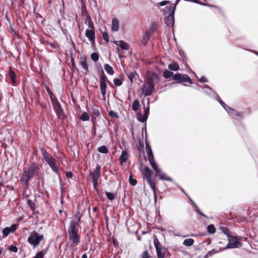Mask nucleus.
<instances>
[{"instance_id": "nucleus-1", "label": "nucleus", "mask_w": 258, "mask_h": 258, "mask_svg": "<svg viewBox=\"0 0 258 258\" xmlns=\"http://www.w3.org/2000/svg\"><path fill=\"white\" fill-rule=\"evenodd\" d=\"M38 169V165L35 163H32L29 165L27 170L23 171L22 176L21 177V181L22 184L28 185L29 181L34 176L35 172Z\"/></svg>"}, {"instance_id": "nucleus-2", "label": "nucleus", "mask_w": 258, "mask_h": 258, "mask_svg": "<svg viewBox=\"0 0 258 258\" xmlns=\"http://www.w3.org/2000/svg\"><path fill=\"white\" fill-rule=\"evenodd\" d=\"M141 172L144 177L146 178L148 183L149 184L154 193V202L157 201V194L156 192V185L154 179H152L153 174V171L147 166H145L141 169Z\"/></svg>"}, {"instance_id": "nucleus-3", "label": "nucleus", "mask_w": 258, "mask_h": 258, "mask_svg": "<svg viewBox=\"0 0 258 258\" xmlns=\"http://www.w3.org/2000/svg\"><path fill=\"white\" fill-rule=\"evenodd\" d=\"M155 79H158V77L155 74L152 77H148L146 81L144 83L142 88V94L145 96L151 95L155 91L154 82Z\"/></svg>"}, {"instance_id": "nucleus-4", "label": "nucleus", "mask_w": 258, "mask_h": 258, "mask_svg": "<svg viewBox=\"0 0 258 258\" xmlns=\"http://www.w3.org/2000/svg\"><path fill=\"white\" fill-rule=\"evenodd\" d=\"M179 0H176L175 4H171L170 5L167 6L166 9V12L169 13L168 15L166 18V24L168 27H172L173 26L174 23V11L176 8V5L178 3Z\"/></svg>"}, {"instance_id": "nucleus-5", "label": "nucleus", "mask_w": 258, "mask_h": 258, "mask_svg": "<svg viewBox=\"0 0 258 258\" xmlns=\"http://www.w3.org/2000/svg\"><path fill=\"white\" fill-rule=\"evenodd\" d=\"M81 218V216L79 212H78L74 215L68 228V232H78Z\"/></svg>"}, {"instance_id": "nucleus-6", "label": "nucleus", "mask_w": 258, "mask_h": 258, "mask_svg": "<svg viewBox=\"0 0 258 258\" xmlns=\"http://www.w3.org/2000/svg\"><path fill=\"white\" fill-rule=\"evenodd\" d=\"M99 83L101 94L103 97H105L106 93L107 83L112 87H113V86L112 85V83L108 80L106 76L104 74L103 71H102L100 76Z\"/></svg>"}, {"instance_id": "nucleus-7", "label": "nucleus", "mask_w": 258, "mask_h": 258, "mask_svg": "<svg viewBox=\"0 0 258 258\" xmlns=\"http://www.w3.org/2000/svg\"><path fill=\"white\" fill-rule=\"evenodd\" d=\"M43 238V235L39 234L36 231H33L28 238V242L33 245V247H36Z\"/></svg>"}, {"instance_id": "nucleus-8", "label": "nucleus", "mask_w": 258, "mask_h": 258, "mask_svg": "<svg viewBox=\"0 0 258 258\" xmlns=\"http://www.w3.org/2000/svg\"><path fill=\"white\" fill-rule=\"evenodd\" d=\"M101 175V166L97 165L95 169L93 171L90 172V177L93 183L94 188H96L98 184V180Z\"/></svg>"}, {"instance_id": "nucleus-9", "label": "nucleus", "mask_w": 258, "mask_h": 258, "mask_svg": "<svg viewBox=\"0 0 258 258\" xmlns=\"http://www.w3.org/2000/svg\"><path fill=\"white\" fill-rule=\"evenodd\" d=\"M52 102L55 111L58 118L62 119H63L65 115L60 103L57 99L55 100L53 99H52Z\"/></svg>"}, {"instance_id": "nucleus-10", "label": "nucleus", "mask_w": 258, "mask_h": 258, "mask_svg": "<svg viewBox=\"0 0 258 258\" xmlns=\"http://www.w3.org/2000/svg\"><path fill=\"white\" fill-rule=\"evenodd\" d=\"M228 240L229 242L224 249L234 248L242 245L241 243L234 236H228Z\"/></svg>"}, {"instance_id": "nucleus-11", "label": "nucleus", "mask_w": 258, "mask_h": 258, "mask_svg": "<svg viewBox=\"0 0 258 258\" xmlns=\"http://www.w3.org/2000/svg\"><path fill=\"white\" fill-rule=\"evenodd\" d=\"M173 80L178 81V83L188 82L190 84H192L191 80L186 74H175L173 76Z\"/></svg>"}, {"instance_id": "nucleus-12", "label": "nucleus", "mask_w": 258, "mask_h": 258, "mask_svg": "<svg viewBox=\"0 0 258 258\" xmlns=\"http://www.w3.org/2000/svg\"><path fill=\"white\" fill-rule=\"evenodd\" d=\"M69 240L73 243V246H77L80 243V236L78 232H68Z\"/></svg>"}, {"instance_id": "nucleus-13", "label": "nucleus", "mask_w": 258, "mask_h": 258, "mask_svg": "<svg viewBox=\"0 0 258 258\" xmlns=\"http://www.w3.org/2000/svg\"><path fill=\"white\" fill-rule=\"evenodd\" d=\"M49 165V167L51 168V169L55 172L57 175L59 174V172L58 170V168L56 165V160L53 158H50L48 160L45 161Z\"/></svg>"}, {"instance_id": "nucleus-14", "label": "nucleus", "mask_w": 258, "mask_h": 258, "mask_svg": "<svg viewBox=\"0 0 258 258\" xmlns=\"http://www.w3.org/2000/svg\"><path fill=\"white\" fill-rule=\"evenodd\" d=\"M17 226L15 224H13L11 227H5L3 230V237H6L10 233H14L17 229Z\"/></svg>"}, {"instance_id": "nucleus-15", "label": "nucleus", "mask_w": 258, "mask_h": 258, "mask_svg": "<svg viewBox=\"0 0 258 258\" xmlns=\"http://www.w3.org/2000/svg\"><path fill=\"white\" fill-rule=\"evenodd\" d=\"M79 64L85 71V74H87L89 72V67L87 63V58L86 56H84L80 57Z\"/></svg>"}, {"instance_id": "nucleus-16", "label": "nucleus", "mask_w": 258, "mask_h": 258, "mask_svg": "<svg viewBox=\"0 0 258 258\" xmlns=\"http://www.w3.org/2000/svg\"><path fill=\"white\" fill-rule=\"evenodd\" d=\"M114 43L117 46L120 47L122 49L128 50L130 48L129 45L123 40L119 41H114Z\"/></svg>"}, {"instance_id": "nucleus-17", "label": "nucleus", "mask_w": 258, "mask_h": 258, "mask_svg": "<svg viewBox=\"0 0 258 258\" xmlns=\"http://www.w3.org/2000/svg\"><path fill=\"white\" fill-rule=\"evenodd\" d=\"M119 28V21L116 18H114L111 22V30L112 31H117Z\"/></svg>"}, {"instance_id": "nucleus-18", "label": "nucleus", "mask_w": 258, "mask_h": 258, "mask_svg": "<svg viewBox=\"0 0 258 258\" xmlns=\"http://www.w3.org/2000/svg\"><path fill=\"white\" fill-rule=\"evenodd\" d=\"M85 36L91 42L95 41L94 30H88V29H87L85 32Z\"/></svg>"}, {"instance_id": "nucleus-19", "label": "nucleus", "mask_w": 258, "mask_h": 258, "mask_svg": "<svg viewBox=\"0 0 258 258\" xmlns=\"http://www.w3.org/2000/svg\"><path fill=\"white\" fill-rule=\"evenodd\" d=\"M151 35V32H146L143 36L141 43L143 45H146Z\"/></svg>"}, {"instance_id": "nucleus-20", "label": "nucleus", "mask_w": 258, "mask_h": 258, "mask_svg": "<svg viewBox=\"0 0 258 258\" xmlns=\"http://www.w3.org/2000/svg\"><path fill=\"white\" fill-rule=\"evenodd\" d=\"M8 76L10 78L11 80V83H12L13 85L16 83V74L12 71L11 69H10Z\"/></svg>"}, {"instance_id": "nucleus-21", "label": "nucleus", "mask_w": 258, "mask_h": 258, "mask_svg": "<svg viewBox=\"0 0 258 258\" xmlns=\"http://www.w3.org/2000/svg\"><path fill=\"white\" fill-rule=\"evenodd\" d=\"M146 150L147 154L148 160H153L154 159V156L151 150V148L149 144H146Z\"/></svg>"}, {"instance_id": "nucleus-22", "label": "nucleus", "mask_w": 258, "mask_h": 258, "mask_svg": "<svg viewBox=\"0 0 258 258\" xmlns=\"http://www.w3.org/2000/svg\"><path fill=\"white\" fill-rule=\"evenodd\" d=\"M158 258H165L166 249L165 247L156 249Z\"/></svg>"}, {"instance_id": "nucleus-23", "label": "nucleus", "mask_w": 258, "mask_h": 258, "mask_svg": "<svg viewBox=\"0 0 258 258\" xmlns=\"http://www.w3.org/2000/svg\"><path fill=\"white\" fill-rule=\"evenodd\" d=\"M150 165L152 167V168L154 169V170L157 173H160L161 170V169L158 167L157 164L156 163V162L154 161V159H153V160H149V161Z\"/></svg>"}, {"instance_id": "nucleus-24", "label": "nucleus", "mask_w": 258, "mask_h": 258, "mask_svg": "<svg viewBox=\"0 0 258 258\" xmlns=\"http://www.w3.org/2000/svg\"><path fill=\"white\" fill-rule=\"evenodd\" d=\"M41 153L45 161H46L52 157V155H50L45 149L42 148L41 149Z\"/></svg>"}, {"instance_id": "nucleus-25", "label": "nucleus", "mask_w": 258, "mask_h": 258, "mask_svg": "<svg viewBox=\"0 0 258 258\" xmlns=\"http://www.w3.org/2000/svg\"><path fill=\"white\" fill-rule=\"evenodd\" d=\"M119 159L121 163L126 161L128 159V154L126 151L124 150L122 151Z\"/></svg>"}, {"instance_id": "nucleus-26", "label": "nucleus", "mask_w": 258, "mask_h": 258, "mask_svg": "<svg viewBox=\"0 0 258 258\" xmlns=\"http://www.w3.org/2000/svg\"><path fill=\"white\" fill-rule=\"evenodd\" d=\"M168 69L173 71H178L179 69L178 64L176 62L170 63L168 67Z\"/></svg>"}, {"instance_id": "nucleus-27", "label": "nucleus", "mask_w": 258, "mask_h": 258, "mask_svg": "<svg viewBox=\"0 0 258 258\" xmlns=\"http://www.w3.org/2000/svg\"><path fill=\"white\" fill-rule=\"evenodd\" d=\"M104 69L109 75H112L114 73L112 67L108 64L104 65Z\"/></svg>"}, {"instance_id": "nucleus-28", "label": "nucleus", "mask_w": 258, "mask_h": 258, "mask_svg": "<svg viewBox=\"0 0 258 258\" xmlns=\"http://www.w3.org/2000/svg\"><path fill=\"white\" fill-rule=\"evenodd\" d=\"M137 116L138 120L142 122H145L148 118L147 116L144 115V114L143 115L141 112H139L137 113Z\"/></svg>"}, {"instance_id": "nucleus-29", "label": "nucleus", "mask_w": 258, "mask_h": 258, "mask_svg": "<svg viewBox=\"0 0 258 258\" xmlns=\"http://www.w3.org/2000/svg\"><path fill=\"white\" fill-rule=\"evenodd\" d=\"M86 21L88 22V30H94V25L90 16L87 17Z\"/></svg>"}, {"instance_id": "nucleus-30", "label": "nucleus", "mask_w": 258, "mask_h": 258, "mask_svg": "<svg viewBox=\"0 0 258 258\" xmlns=\"http://www.w3.org/2000/svg\"><path fill=\"white\" fill-rule=\"evenodd\" d=\"M154 244L156 249L163 247L156 236L154 237Z\"/></svg>"}, {"instance_id": "nucleus-31", "label": "nucleus", "mask_w": 258, "mask_h": 258, "mask_svg": "<svg viewBox=\"0 0 258 258\" xmlns=\"http://www.w3.org/2000/svg\"><path fill=\"white\" fill-rule=\"evenodd\" d=\"M154 244L156 249L163 247L156 236L154 237Z\"/></svg>"}, {"instance_id": "nucleus-32", "label": "nucleus", "mask_w": 258, "mask_h": 258, "mask_svg": "<svg viewBox=\"0 0 258 258\" xmlns=\"http://www.w3.org/2000/svg\"><path fill=\"white\" fill-rule=\"evenodd\" d=\"M194 243V240L192 238L186 239L183 241V244L186 246H191Z\"/></svg>"}, {"instance_id": "nucleus-33", "label": "nucleus", "mask_w": 258, "mask_h": 258, "mask_svg": "<svg viewBox=\"0 0 258 258\" xmlns=\"http://www.w3.org/2000/svg\"><path fill=\"white\" fill-rule=\"evenodd\" d=\"M140 106V102L138 99H136L134 101L132 104V109L134 111H137Z\"/></svg>"}, {"instance_id": "nucleus-34", "label": "nucleus", "mask_w": 258, "mask_h": 258, "mask_svg": "<svg viewBox=\"0 0 258 258\" xmlns=\"http://www.w3.org/2000/svg\"><path fill=\"white\" fill-rule=\"evenodd\" d=\"M159 178L161 180H164L169 181H172V179L171 178L168 177L165 173H162L159 175Z\"/></svg>"}, {"instance_id": "nucleus-35", "label": "nucleus", "mask_w": 258, "mask_h": 258, "mask_svg": "<svg viewBox=\"0 0 258 258\" xmlns=\"http://www.w3.org/2000/svg\"><path fill=\"white\" fill-rule=\"evenodd\" d=\"M163 75L164 77L166 79L170 78L172 76L173 77L174 75L172 72H170L168 70H166L163 72Z\"/></svg>"}, {"instance_id": "nucleus-36", "label": "nucleus", "mask_w": 258, "mask_h": 258, "mask_svg": "<svg viewBox=\"0 0 258 258\" xmlns=\"http://www.w3.org/2000/svg\"><path fill=\"white\" fill-rule=\"evenodd\" d=\"M207 231L211 234H214L216 232V228L213 224H211L208 226Z\"/></svg>"}, {"instance_id": "nucleus-37", "label": "nucleus", "mask_w": 258, "mask_h": 258, "mask_svg": "<svg viewBox=\"0 0 258 258\" xmlns=\"http://www.w3.org/2000/svg\"><path fill=\"white\" fill-rule=\"evenodd\" d=\"M80 119L83 121H87L89 119V116L87 112H84L81 114Z\"/></svg>"}, {"instance_id": "nucleus-38", "label": "nucleus", "mask_w": 258, "mask_h": 258, "mask_svg": "<svg viewBox=\"0 0 258 258\" xmlns=\"http://www.w3.org/2000/svg\"><path fill=\"white\" fill-rule=\"evenodd\" d=\"M98 151L102 153H107L108 152V149L105 146H102L99 147Z\"/></svg>"}, {"instance_id": "nucleus-39", "label": "nucleus", "mask_w": 258, "mask_h": 258, "mask_svg": "<svg viewBox=\"0 0 258 258\" xmlns=\"http://www.w3.org/2000/svg\"><path fill=\"white\" fill-rule=\"evenodd\" d=\"M157 25L154 23L152 24L151 28H150V29L149 30V31H147L146 32H151V35L155 32V31L157 29Z\"/></svg>"}, {"instance_id": "nucleus-40", "label": "nucleus", "mask_w": 258, "mask_h": 258, "mask_svg": "<svg viewBox=\"0 0 258 258\" xmlns=\"http://www.w3.org/2000/svg\"><path fill=\"white\" fill-rule=\"evenodd\" d=\"M27 204L32 211H34L35 209V204L30 200L27 201Z\"/></svg>"}, {"instance_id": "nucleus-41", "label": "nucleus", "mask_w": 258, "mask_h": 258, "mask_svg": "<svg viewBox=\"0 0 258 258\" xmlns=\"http://www.w3.org/2000/svg\"><path fill=\"white\" fill-rule=\"evenodd\" d=\"M113 83L116 86H120L122 84V81L119 79L115 78L113 80Z\"/></svg>"}, {"instance_id": "nucleus-42", "label": "nucleus", "mask_w": 258, "mask_h": 258, "mask_svg": "<svg viewBox=\"0 0 258 258\" xmlns=\"http://www.w3.org/2000/svg\"><path fill=\"white\" fill-rule=\"evenodd\" d=\"M129 182L131 185L132 186H135L137 183V181L136 179L132 178V175H130L129 177Z\"/></svg>"}, {"instance_id": "nucleus-43", "label": "nucleus", "mask_w": 258, "mask_h": 258, "mask_svg": "<svg viewBox=\"0 0 258 258\" xmlns=\"http://www.w3.org/2000/svg\"><path fill=\"white\" fill-rule=\"evenodd\" d=\"M220 229L224 234H225L227 236V237H228V236H230L229 234V231L227 227H220Z\"/></svg>"}, {"instance_id": "nucleus-44", "label": "nucleus", "mask_w": 258, "mask_h": 258, "mask_svg": "<svg viewBox=\"0 0 258 258\" xmlns=\"http://www.w3.org/2000/svg\"><path fill=\"white\" fill-rule=\"evenodd\" d=\"M91 58L93 61H96L99 59V55L96 52H93L91 55Z\"/></svg>"}, {"instance_id": "nucleus-45", "label": "nucleus", "mask_w": 258, "mask_h": 258, "mask_svg": "<svg viewBox=\"0 0 258 258\" xmlns=\"http://www.w3.org/2000/svg\"><path fill=\"white\" fill-rule=\"evenodd\" d=\"M106 196L107 198L110 201H112L114 199V194L112 192H106Z\"/></svg>"}, {"instance_id": "nucleus-46", "label": "nucleus", "mask_w": 258, "mask_h": 258, "mask_svg": "<svg viewBox=\"0 0 258 258\" xmlns=\"http://www.w3.org/2000/svg\"><path fill=\"white\" fill-rule=\"evenodd\" d=\"M44 253L43 250L37 252L34 258H43L44 256Z\"/></svg>"}, {"instance_id": "nucleus-47", "label": "nucleus", "mask_w": 258, "mask_h": 258, "mask_svg": "<svg viewBox=\"0 0 258 258\" xmlns=\"http://www.w3.org/2000/svg\"><path fill=\"white\" fill-rule=\"evenodd\" d=\"M102 37L103 38V39L108 43L109 41L108 35L107 32H103L102 33Z\"/></svg>"}, {"instance_id": "nucleus-48", "label": "nucleus", "mask_w": 258, "mask_h": 258, "mask_svg": "<svg viewBox=\"0 0 258 258\" xmlns=\"http://www.w3.org/2000/svg\"><path fill=\"white\" fill-rule=\"evenodd\" d=\"M109 113L110 116L111 117H115L116 118H118V115L117 113L114 111H110Z\"/></svg>"}, {"instance_id": "nucleus-49", "label": "nucleus", "mask_w": 258, "mask_h": 258, "mask_svg": "<svg viewBox=\"0 0 258 258\" xmlns=\"http://www.w3.org/2000/svg\"><path fill=\"white\" fill-rule=\"evenodd\" d=\"M149 112V107L148 106L147 107H145V105H144V115L148 116V114Z\"/></svg>"}, {"instance_id": "nucleus-50", "label": "nucleus", "mask_w": 258, "mask_h": 258, "mask_svg": "<svg viewBox=\"0 0 258 258\" xmlns=\"http://www.w3.org/2000/svg\"><path fill=\"white\" fill-rule=\"evenodd\" d=\"M9 250L12 252H17L18 251V248L16 246L11 245L9 247Z\"/></svg>"}, {"instance_id": "nucleus-51", "label": "nucleus", "mask_w": 258, "mask_h": 258, "mask_svg": "<svg viewBox=\"0 0 258 258\" xmlns=\"http://www.w3.org/2000/svg\"><path fill=\"white\" fill-rule=\"evenodd\" d=\"M135 74L133 73H131L127 74V77L131 82H133L134 78H135Z\"/></svg>"}, {"instance_id": "nucleus-52", "label": "nucleus", "mask_w": 258, "mask_h": 258, "mask_svg": "<svg viewBox=\"0 0 258 258\" xmlns=\"http://www.w3.org/2000/svg\"><path fill=\"white\" fill-rule=\"evenodd\" d=\"M225 109L228 112V113H231V112H234V109L230 108L229 106L226 105V106H225L224 107Z\"/></svg>"}, {"instance_id": "nucleus-53", "label": "nucleus", "mask_w": 258, "mask_h": 258, "mask_svg": "<svg viewBox=\"0 0 258 258\" xmlns=\"http://www.w3.org/2000/svg\"><path fill=\"white\" fill-rule=\"evenodd\" d=\"M142 258H149V253L147 250H145L143 253Z\"/></svg>"}, {"instance_id": "nucleus-54", "label": "nucleus", "mask_w": 258, "mask_h": 258, "mask_svg": "<svg viewBox=\"0 0 258 258\" xmlns=\"http://www.w3.org/2000/svg\"><path fill=\"white\" fill-rule=\"evenodd\" d=\"M234 112H231V113H229L230 115L233 116H239L240 114L237 111L234 110Z\"/></svg>"}, {"instance_id": "nucleus-55", "label": "nucleus", "mask_w": 258, "mask_h": 258, "mask_svg": "<svg viewBox=\"0 0 258 258\" xmlns=\"http://www.w3.org/2000/svg\"><path fill=\"white\" fill-rule=\"evenodd\" d=\"M199 81L202 83H204L207 82V79L205 77H202L199 79Z\"/></svg>"}, {"instance_id": "nucleus-56", "label": "nucleus", "mask_w": 258, "mask_h": 258, "mask_svg": "<svg viewBox=\"0 0 258 258\" xmlns=\"http://www.w3.org/2000/svg\"><path fill=\"white\" fill-rule=\"evenodd\" d=\"M195 206L196 208V211L197 212L200 214L201 215V216H204V217H206L204 214H203L199 210V209L198 208V207L195 204Z\"/></svg>"}, {"instance_id": "nucleus-57", "label": "nucleus", "mask_w": 258, "mask_h": 258, "mask_svg": "<svg viewBox=\"0 0 258 258\" xmlns=\"http://www.w3.org/2000/svg\"><path fill=\"white\" fill-rule=\"evenodd\" d=\"M73 173L72 172H68L66 173V177L68 178H71L73 177Z\"/></svg>"}, {"instance_id": "nucleus-58", "label": "nucleus", "mask_w": 258, "mask_h": 258, "mask_svg": "<svg viewBox=\"0 0 258 258\" xmlns=\"http://www.w3.org/2000/svg\"><path fill=\"white\" fill-rule=\"evenodd\" d=\"M169 3V2L168 1H162V2H161L160 3V6H164L165 5H166V4H168Z\"/></svg>"}, {"instance_id": "nucleus-59", "label": "nucleus", "mask_w": 258, "mask_h": 258, "mask_svg": "<svg viewBox=\"0 0 258 258\" xmlns=\"http://www.w3.org/2000/svg\"><path fill=\"white\" fill-rule=\"evenodd\" d=\"M218 101L219 102V103L223 106V107H224L225 106H226V104L222 101L220 99H219L218 100Z\"/></svg>"}, {"instance_id": "nucleus-60", "label": "nucleus", "mask_w": 258, "mask_h": 258, "mask_svg": "<svg viewBox=\"0 0 258 258\" xmlns=\"http://www.w3.org/2000/svg\"><path fill=\"white\" fill-rule=\"evenodd\" d=\"M47 91H48V93L49 94L50 97L51 98V99H53L51 97V96L52 95V93L50 91V90L49 89H47Z\"/></svg>"}, {"instance_id": "nucleus-61", "label": "nucleus", "mask_w": 258, "mask_h": 258, "mask_svg": "<svg viewBox=\"0 0 258 258\" xmlns=\"http://www.w3.org/2000/svg\"><path fill=\"white\" fill-rule=\"evenodd\" d=\"M82 258H87V255L86 253L82 255Z\"/></svg>"}, {"instance_id": "nucleus-62", "label": "nucleus", "mask_w": 258, "mask_h": 258, "mask_svg": "<svg viewBox=\"0 0 258 258\" xmlns=\"http://www.w3.org/2000/svg\"><path fill=\"white\" fill-rule=\"evenodd\" d=\"M3 252V248H0V254L2 253Z\"/></svg>"}, {"instance_id": "nucleus-63", "label": "nucleus", "mask_w": 258, "mask_h": 258, "mask_svg": "<svg viewBox=\"0 0 258 258\" xmlns=\"http://www.w3.org/2000/svg\"><path fill=\"white\" fill-rule=\"evenodd\" d=\"M62 211L61 210H59V212L60 213H62Z\"/></svg>"}, {"instance_id": "nucleus-64", "label": "nucleus", "mask_w": 258, "mask_h": 258, "mask_svg": "<svg viewBox=\"0 0 258 258\" xmlns=\"http://www.w3.org/2000/svg\"><path fill=\"white\" fill-rule=\"evenodd\" d=\"M207 88H209V89H211L208 85H206V87Z\"/></svg>"}]
</instances>
